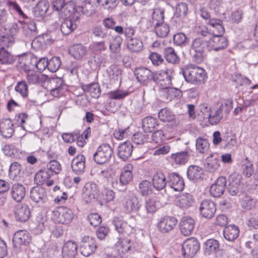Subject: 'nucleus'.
I'll list each match as a JSON object with an SVG mask.
<instances>
[{"instance_id": "22", "label": "nucleus", "mask_w": 258, "mask_h": 258, "mask_svg": "<svg viewBox=\"0 0 258 258\" xmlns=\"http://www.w3.org/2000/svg\"><path fill=\"white\" fill-rule=\"evenodd\" d=\"M10 194L12 198L16 202H21L26 195V188L21 183H15L11 188Z\"/></svg>"}, {"instance_id": "15", "label": "nucleus", "mask_w": 258, "mask_h": 258, "mask_svg": "<svg viewBox=\"0 0 258 258\" xmlns=\"http://www.w3.org/2000/svg\"><path fill=\"white\" fill-rule=\"evenodd\" d=\"M141 207L139 199L135 196L128 195L123 204L124 212L126 213L137 212Z\"/></svg>"}, {"instance_id": "24", "label": "nucleus", "mask_w": 258, "mask_h": 258, "mask_svg": "<svg viewBox=\"0 0 258 258\" xmlns=\"http://www.w3.org/2000/svg\"><path fill=\"white\" fill-rule=\"evenodd\" d=\"M79 17L74 16L71 18L64 19L60 26V30L61 32L66 35H69L74 31L77 28V25L76 21L78 20Z\"/></svg>"}, {"instance_id": "35", "label": "nucleus", "mask_w": 258, "mask_h": 258, "mask_svg": "<svg viewBox=\"0 0 258 258\" xmlns=\"http://www.w3.org/2000/svg\"><path fill=\"white\" fill-rule=\"evenodd\" d=\"M87 51V47L81 44H74L69 49L70 54L77 59H81L85 56Z\"/></svg>"}, {"instance_id": "19", "label": "nucleus", "mask_w": 258, "mask_h": 258, "mask_svg": "<svg viewBox=\"0 0 258 258\" xmlns=\"http://www.w3.org/2000/svg\"><path fill=\"white\" fill-rule=\"evenodd\" d=\"M14 128L12 121L8 118H3L0 120V133L5 138H11L14 133Z\"/></svg>"}, {"instance_id": "14", "label": "nucleus", "mask_w": 258, "mask_h": 258, "mask_svg": "<svg viewBox=\"0 0 258 258\" xmlns=\"http://www.w3.org/2000/svg\"><path fill=\"white\" fill-rule=\"evenodd\" d=\"M153 82L159 84L163 88H167L171 85V78L169 74V71L162 70L158 72H154Z\"/></svg>"}, {"instance_id": "50", "label": "nucleus", "mask_w": 258, "mask_h": 258, "mask_svg": "<svg viewBox=\"0 0 258 258\" xmlns=\"http://www.w3.org/2000/svg\"><path fill=\"white\" fill-rule=\"evenodd\" d=\"M14 42L15 38L13 35L10 34L0 35V49L8 50L14 44Z\"/></svg>"}, {"instance_id": "17", "label": "nucleus", "mask_w": 258, "mask_h": 258, "mask_svg": "<svg viewBox=\"0 0 258 258\" xmlns=\"http://www.w3.org/2000/svg\"><path fill=\"white\" fill-rule=\"evenodd\" d=\"M30 234L26 230H21L15 233L13 242L15 247H19L21 245H26L31 241Z\"/></svg>"}, {"instance_id": "55", "label": "nucleus", "mask_w": 258, "mask_h": 258, "mask_svg": "<svg viewBox=\"0 0 258 258\" xmlns=\"http://www.w3.org/2000/svg\"><path fill=\"white\" fill-rule=\"evenodd\" d=\"M22 167L18 162L13 163L9 169V175L13 179L17 177H20L22 174Z\"/></svg>"}, {"instance_id": "12", "label": "nucleus", "mask_w": 258, "mask_h": 258, "mask_svg": "<svg viewBox=\"0 0 258 258\" xmlns=\"http://www.w3.org/2000/svg\"><path fill=\"white\" fill-rule=\"evenodd\" d=\"M228 45V40L222 35H213L208 40V47L209 50L219 51L224 49Z\"/></svg>"}, {"instance_id": "32", "label": "nucleus", "mask_w": 258, "mask_h": 258, "mask_svg": "<svg viewBox=\"0 0 258 258\" xmlns=\"http://www.w3.org/2000/svg\"><path fill=\"white\" fill-rule=\"evenodd\" d=\"M55 86L50 91V94L55 97H59L63 95L67 90V87L62 80L57 78L53 80Z\"/></svg>"}, {"instance_id": "8", "label": "nucleus", "mask_w": 258, "mask_h": 258, "mask_svg": "<svg viewBox=\"0 0 258 258\" xmlns=\"http://www.w3.org/2000/svg\"><path fill=\"white\" fill-rule=\"evenodd\" d=\"M112 223L114 226L115 230L122 237L130 235L135 230L133 226L128 225L121 217H114L112 220Z\"/></svg>"}, {"instance_id": "44", "label": "nucleus", "mask_w": 258, "mask_h": 258, "mask_svg": "<svg viewBox=\"0 0 258 258\" xmlns=\"http://www.w3.org/2000/svg\"><path fill=\"white\" fill-rule=\"evenodd\" d=\"M158 121L155 118L148 116L142 120V127L145 133L152 132L158 125Z\"/></svg>"}, {"instance_id": "62", "label": "nucleus", "mask_w": 258, "mask_h": 258, "mask_svg": "<svg viewBox=\"0 0 258 258\" xmlns=\"http://www.w3.org/2000/svg\"><path fill=\"white\" fill-rule=\"evenodd\" d=\"M50 175L47 171H40L34 177V181L37 184H43L47 181Z\"/></svg>"}, {"instance_id": "26", "label": "nucleus", "mask_w": 258, "mask_h": 258, "mask_svg": "<svg viewBox=\"0 0 258 258\" xmlns=\"http://www.w3.org/2000/svg\"><path fill=\"white\" fill-rule=\"evenodd\" d=\"M133 150L132 144L130 142H125L118 147V156L122 160L125 161L131 156Z\"/></svg>"}, {"instance_id": "16", "label": "nucleus", "mask_w": 258, "mask_h": 258, "mask_svg": "<svg viewBox=\"0 0 258 258\" xmlns=\"http://www.w3.org/2000/svg\"><path fill=\"white\" fill-rule=\"evenodd\" d=\"M199 210L204 217L210 219L214 216L216 212V205L213 201L205 200L201 202Z\"/></svg>"}, {"instance_id": "46", "label": "nucleus", "mask_w": 258, "mask_h": 258, "mask_svg": "<svg viewBox=\"0 0 258 258\" xmlns=\"http://www.w3.org/2000/svg\"><path fill=\"white\" fill-rule=\"evenodd\" d=\"M156 35L160 38L167 37L170 31L169 25L165 23H162L154 26Z\"/></svg>"}, {"instance_id": "47", "label": "nucleus", "mask_w": 258, "mask_h": 258, "mask_svg": "<svg viewBox=\"0 0 258 258\" xmlns=\"http://www.w3.org/2000/svg\"><path fill=\"white\" fill-rule=\"evenodd\" d=\"M75 4L74 3L70 2L65 4L58 15L60 17L66 19L71 16L75 13Z\"/></svg>"}, {"instance_id": "49", "label": "nucleus", "mask_w": 258, "mask_h": 258, "mask_svg": "<svg viewBox=\"0 0 258 258\" xmlns=\"http://www.w3.org/2000/svg\"><path fill=\"white\" fill-rule=\"evenodd\" d=\"M23 29L24 33L27 37H34L37 35L36 24L33 21H30L25 23Z\"/></svg>"}, {"instance_id": "13", "label": "nucleus", "mask_w": 258, "mask_h": 258, "mask_svg": "<svg viewBox=\"0 0 258 258\" xmlns=\"http://www.w3.org/2000/svg\"><path fill=\"white\" fill-rule=\"evenodd\" d=\"M226 183V177L224 176L218 177L210 187V193L211 195L215 198L221 197L224 194Z\"/></svg>"}, {"instance_id": "5", "label": "nucleus", "mask_w": 258, "mask_h": 258, "mask_svg": "<svg viewBox=\"0 0 258 258\" xmlns=\"http://www.w3.org/2000/svg\"><path fill=\"white\" fill-rule=\"evenodd\" d=\"M199 241L194 237L185 240L182 245L181 251L184 258H193L200 249Z\"/></svg>"}, {"instance_id": "2", "label": "nucleus", "mask_w": 258, "mask_h": 258, "mask_svg": "<svg viewBox=\"0 0 258 258\" xmlns=\"http://www.w3.org/2000/svg\"><path fill=\"white\" fill-rule=\"evenodd\" d=\"M206 46L208 47V40L204 37L193 40L189 51L193 60L196 63H200L203 61Z\"/></svg>"}, {"instance_id": "64", "label": "nucleus", "mask_w": 258, "mask_h": 258, "mask_svg": "<svg viewBox=\"0 0 258 258\" xmlns=\"http://www.w3.org/2000/svg\"><path fill=\"white\" fill-rule=\"evenodd\" d=\"M61 60L58 57H53L48 60V70L51 72H55L61 65Z\"/></svg>"}, {"instance_id": "33", "label": "nucleus", "mask_w": 258, "mask_h": 258, "mask_svg": "<svg viewBox=\"0 0 258 258\" xmlns=\"http://www.w3.org/2000/svg\"><path fill=\"white\" fill-rule=\"evenodd\" d=\"M152 185L158 190L164 189L167 184L166 176L162 172H157L152 178Z\"/></svg>"}, {"instance_id": "58", "label": "nucleus", "mask_w": 258, "mask_h": 258, "mask_svg": "<svg viewBox=\"0 0 258 258\" xmlns=\"http://www.w3.org/2000/svg\"><path fill=\"white\" fill-rule=\"evenodd\" d=\"M188 13L187 5L185 3H180L176 6L174 15L176 17L183 19L185 17Z\"/></svg>"}, {"instance_id": "30", "label": "nucleus", "mask_w": 258, "mask_h": 258, "mask_svg": "<svg viewBox=\"0 0 258 258\" xmlns=\"http://www.w3.org/2000/svg\"><path fill=\"white\" fill-rule=\"evenodd\" d=\"M240 179L237 174H232L229 177L228 192L232 196L237 195L239 190Z\"/></svg>"}, {"instance_id": "37", "label": "nucleus", "mask_w": 258, "mask_h": 258, "mask_svg": "<svg viewBox=\"0 0 258 258\" xmlns=\"http://www.w3.org/2000/svg\"><path fill=\"white\" fill-rule=\"evenodd\" d=\"M81 87L84 92L89 93L92 97L98 98L101 94V89L98 83H92L83 85Z\"/></svg>"}, {"instance_id": "51", "label": "nucleus", "mask_w": 258, "mask_h": 258, "mask_svg": "<svg viewBox=\"0 0 258 258\" xmlns=\"http://www.w3.org/2000/svg\"><path fill=\"white\" fill-rule=\"evenodd\" d=\"M26 78L29 84H37L42 83L45 79V76L42 74L30 72L27 73Z\"/></svg>"}, {"instance_id": "48", "label": "nucleus", "mask_w": 258, "mask_h": 258, "mask_svg": "<svg viewBox=\"0 0 258 258\" xmlns=\"http://www.w3.org/2000/svg\"><path fill=\"white\" fill-rule=\"evenodd\" d=\"M106 72L108 77L111 80L117 81L121 78L122 71L117 65H111Z\"/></svg>"}, {"instance_id": "54", "label": "nucleus", "mask_w": 258, "mask_h": 258, "mask_svg": "<svg viewBox=\"0 0 258 258\" xmlns=\"http://www.w3.org/2000/svg\"><path fill=\"white\" fill-rule=\"evenodd\" d=\"M104 26L108 29L114 30L116 33H121L122 27L116 26V22L112 18H106L102 21Z\"/></svg>"}, {"instance_id": "53", "label": "nucleus", "mask_w": 258, "mask_h": 258, "mask_svg": "<svg viewBox=\"0 0 258 258\" xmlns=\"http://www.w3.org/2000/svg\"><path fill=\"white\" fill-rule=\"evenodd\" d=\"M122 42V38L119 36L112 37V40L110 42L109 50L112 53H118L121 50V45Z\"/></svg>"}, {"instance_id": "25", "label": "nucleus", "mask_w": 258, "mask_h": 258, "mask_svg": "<svg viewBox=\"0 0 258 258\" xmlns=\"http://www.w3.org/2000/svg\"><path fill=\"white\" fill-rule=\"evenodd\" d=\"M78 252V245L71 240L66 242L62 248L63 258H74Z\"/></svg>"}, {"instance_id": "43", "label": "nucleus", "mask_w": 258, "mask_h": 258, "mask_svg": "<svg viewBox=\"0 0 258 258\" xmlns=\"http://www.w3.org/2000/svg\"><path fill=\"white\" fill-rule=\"evenodd\" d=\"M194 202V198L189 194H183L178 198L176 205L182 209H186L190 207Z\"/></svg>"}, {"instance_id": "63", "label": "nucleus", "mask_w": 258, "mask_h": 258, "mask_svg": "<svg viewBox=\"0 0 258 258\" xmlns=\"http://www.w3.org/2000/svg\"><path fill=\"white\" fill-rule=\"evenodd\" d=\"M13 62V57L7 49H0V63L10 64Z\"/></svg>"}, {"instance_id": "4", "label": "nucleus", "mask_w": 258, "mask_h": 258, "mask_svg": "<svg viewBox=\"0 0 258 258\" xmlns=\"http://www.w3.org/2000/svg\"><path fill=\"white\" fill-rule=\"evenodd\" d=\"M113 154V149L108 144H102L99 146L93 155L94 161L98 164L108 162Z\"/></svg>"}, {"instance_id": "28", "label": "nucleus", "mask_w": 258, "mask_h": 258, "mask_svg": "<svg viewBox=\"0 0 258 258\" xmlns=\"http://www.w3.org/2000/svg\"><path fill=\"white\" fill-rule=\"evenodd\" d=\"M204 172L202 168L196 165H190L187 169V176L190 180L196 182L203 179Z\"/></svg>"}, {"instance_id": "11", "label": "nucleus", "mask_w": 258, "mask_h": 258, "mask_svg": "<svg viewBox=\"0 0 258 258\" xmlns=\"http://www.w3.org/2000/svg\"><path fill=\"white\" fill-rule=\"evenodd\" d=\"M30 198L39 206H42L47 200L45 189L40 186L33 187L30 191Z\"/></svg>"}, {"instance_id": "20", "label": "nucleus", "mask_w": 258, "mask_h": 258, "mask_svg": "<svg viewBox=\"0 0 258 258\" xmlns=\"http://www.w3.org/2000/svg\"><path fill=\"white\" fill-rule=\"evenodd\" d=\"M134 244V242L130 239L122 238L119 239L115 246L118 253L121 254L133 252L135 250Z\"/></svg>"}, {"instance_id": "45", "label": "nucleus", "mask_w": 258, "mask_h": 258, "mask_svg": "<svg viewBox=\"0 0 258 258\" xmlns=\"http://www.w3.org/2000/svg\"><path fill=\"white\" fill-rule=\"evenodd\" d=\"M164 9L157 8L153 10L152 23L153 26L164 22Z\"/></svg>"}, {"instance_id": "10", "label": "nucleus", "mask_w": 258, "mask_h": 258, "mask_svg": "<svg viewBox=\"0 0 258 258\" xmlns=\"http://www.w3.org/2000/svg\"><path fill=\"white\" fill-rule=\"evenodd\" d=\"M97 248V245L94 238L87 236L82 238L80 247L81 253L85 256H89L93 254Z\"/></svg>"}, {"instance_id": "27", "label": "nucleus", "mask_w": 258, "mask_h": 258, "mask_svg": "<svg viewBox=\"0 0 258 258\" xmlns=\"http://www.w3.org/2000/svg\"><path fill=\"white\" fill-rule=\"evenodd\" d=\"M85 195L86 198H88L87 202H91L92 200L97 199L99 197V188L94 182H88L85 186Z\"/></svg>"}, {"instance_id": "42", "label": "nucleus", "mask_w": 258, "mask_h": 258, "mask_svg": "<svg viewBox=\"0 0 258 258\" xmlns=\"http://www.w3.org/2000/svg\"><path fill=\"white\" fill-rule=\"evenodd\" d=\"M132 169V166L128 164L124 167V170L121 173L119 181L120 184H122V187L127 185L132 180L133 178Z\"/></svg>"}, {"instance_id": "34", "label": "nucleus", "mask_w": 258, "mask_h": 258, "mask_svg": "<svg viewBox=\"0 0 258 258\" xmlns=\"http://www.w3.org/2000/svg\"><path fill=\"white\" fill-rule=\"evenodd\" d=\"M220 244L218 240L209 239L204 243V254L206 255L215 254L219 250Z\"/></svg>"}, {"instance_id": "36", "label": "nucleus", "mask_w": 258, "mask_h": 258, "mask_svg": "<svg viewBox=\"0 0 258 258\" xmlns=\"http://www.w3.org/2000/svg\"><path fill=\"white\" fill-rule=\"evenodd\" d=\"M20 59L21 68L27 73L30 72L36 63V56L33 54L27 55L22 57Z\"/></svg>"}, {"instance_id": "23", "label": "nucleus", "mask_w": 258, "mask_h": 258, "mask_svg": "<svg viewBox=\"0 0 258 258\" xmlns=\"http://www.w3.org/2000/svg\"><path fill=\"white\" fill-rule=\"evenodd\" d=\"M86 158L83 155H79L72 161L73 171L78 175L82 174L85 171Z\"/></svg>"}, {"instance_id": "3", "label": "nucleus", "mask_w": 258, "mask_h": 258, "mask_svg": "<svg viewBox=\"0 0 258 258\" xmlns=\"http://www.w3.org/2000/svg\"><path fill=\"white\" fill-rule=\"evenodd\" d=\"M51 218L55 223L68 224L74 218V213L71 209L66 207H58L52 211Z\"/></svg>"}, {"instance_id": "21", "label": "nucleus", "mask_w": 258, "mask_h": 258, "mask_svg": "<svg viewBox=\"0 0 258 258\" xmlns=\"http://www.w3.org/2000/svg\"><path fill=\"white\" fill-rule=\"evenodd\" d=\"M195 220L188 216L183 217L180 222V230L184 236L190 235L195 227Z\"/></svg>"}, {"instance_id": "59", "label": "nucleus", "mask_w": 258, "mask_h": 258, "mask_svg": "<svg viewBox=\"0 0 258 258\" xmlns=\"http://www.w3.org/2000/svg\"><path fill=\"white\" fill-rule=\"evenodd\" d=\"M158 117L163 122H169L174 118L172 112L166 108H163L160 110L158 113Z\"/></svg>"}, {"instance_id": "7", "label": "nucleus", "mask_w": 258, "mask_h": 258, "mask_svg": "<svg viewBox=\"0 0 258 258\" xmlns=\"http://www.w3.org/2000/svg\"><path fill=\"white\" fill-rule=\"evenodd\" d=\"M177 223V219L173 216H166L162 217L157 224L158 231L163 233H168L172 231Z\"/></svg>"}, {"instance_id": "61", "label": "nucleus", "mask_w": 258, "mask_h": 258, "mask_svg": "<svg viewBox=\"0 0 258 258\" xmlns=\"http://www.w3.org/2000/svg\"><path fill=\"white\" fill-rule=\"evenodd\" d=\"M149 139L148 135L144 132H138L132 137L133 142L137 145H143L146 143Z\"/></svg>"}, {"instance_id": "18", "label": "nucleus", "mask_w": 258, "mask_h": 258, "mask_svg": "<svg viewBox=\"0 0 258 258\" xmlns=\"http://www.w3.org/2000/svg\"><path fill=\"white\" fill-rule=\"evenodd\" d=\"M167 184L175 191H180L183 189L184 183L182 178L177 173H169L167 177Z\"/></svg>"}, {"instance_id": "60", "label": "nucleus", "mask_w": 258, "mask_h": 258, "mask_svg": "<svg viewBox=\"0 0 258 258\" xmlns=\"http://www.w3.org/2000/svg\"><path fill=\"white\" fill-rule=\"evenodd\" d=\"M237 140L234 136L226 135L223 137V146L227 149H231L236 145Z\"/></svg>"}, {"instance_id": "9", "label": "nucleus", "mask_w": 258, "mask_h": 258, "mask_svg": "<svg viewBox=\"0 0 258 258\" xmlns=\"http://www.w3.org/2000/svg\"><path fill=\"white\" fill-rule=\"evenodd\" d=\"M14 214L17 221L24 223L28 221L31 217L30 208L25 204H17L14 207Z\"/></svg>"}, {"instance_id": "41", "label": "nucleus", "mask_w": 258, "mask_h": 258, "mask_svg": "<svg viewBox=\"0 0 258 258\" xmlns=\"http://www.w3.org/2000/svg\"><path fill=\"white\" fill-rule=\"evenodd\" d=\"M164 55L165 59L172 64H178L180 62V58L175 52L173 48L168 47L164 49Z\"/></svg>"}, {"instance_id": "38", "label": "nucleus", "mask_w": 258, "mask_h": 258, "mask_svg": "<svg viewBox=\"0 0 258 258\" xmlns=\"http://www.w3.org/2000/svg\"><path fill=\"white\" fill-rule=\"evenodd\" d=\"M209 24L212 27L211 30L213 32V35H223L224 33L225 29L221 20L211 19L209 21Z\"/></svg>"}, {"instance_id": "6", "label": "nucleus", "mask_w": 258, "mask_h": 258, "mask_svg": "<svg viewBox=\"0 0 258 258\" xmlns=\"http://www.w3.org/2000/svg\"><path fill=\"white\" fill-rule=\"evenodd\" d=\"M134 74L138 81L143 86H147L153 82L154 72L147 68H138L135 70Z\"/></svg>"}, {"instance_id": "1", "label": "nucleus", "mask_w": 258, "mask_h": 258, "mask_svg": "<svg viewBox=\"0 0 258 258\" xmlns=\"http://www.w3.org/2000/svg\"><path fill=\"white\" fill-rule=\"evenodd\" d=\"M182 73L187 82L195 85L204 83L207 78L205 70L195 65L187 66L182 70Z\"/></svg>"}, {"instance_id": "29", "label": "nucleus", "mask_w": 258, "mask_h": 258, "mask_svg": "<svg viewBox=\"0 0 258 258\" xmlns=\"http://www.w3.org/2000/svg\"><path fill=\"white\" fill-rule=\"evenodd\" d=\"M223 104L218 108H214L211 110L208 116H204V118H208L209 123L211 125H215L218 123L220 120L223 118Z\"/></svg>"}, {"instance_id": "57", "label": "nucleus", "mask_w": 258, "mask_h": 258, "mask_svg": "<svg viewBox=\"0 0 258 258\" xmlns=\"http://www.w3.org/2000/svg\"><path fill=\"white\" fill-rule=\"evenodd\" d=\"M143 47V42L138 38H131L127 43V48L132 52H139Z\"/></svg>"}, {"instance_id": "31", "label": "nucleus", "mask_w": 258, "mask_h": 258, "mask_svg": "<svg viewBox=\"0 0 258 258\" xmlns=\"http://www.w3.org/2000/svg\"><path fill=\"white\" fill-rule=\"evenodd\" d=\"M223 234L225 239L229 241H233L238 237L239 229L236 225H229L224 228Z\"/></svg>"}, {"instance_id": "40", "label": "nucleus", "mask_w": 258, "mask_h": 258, "mask_svg": "<svg viewBox=\"0 0 258 258\" xmlns=\"http://www.w3.org/2000/svg\"><path fill=\"white\" fill-rule=\"evenodd\" d=\"M49 8V3L45 0L40 1L34 10V14L36 18L44 17Z\"/></svg>"}, {"instance_id": "39", "label": "nucleus", "mask_w": 258, "mask_h": 258, "mask_svg": "<svg viewBox=\"0 0 258 258\" xmlns=\"http://www.w3.org/2000/svg\"><path fill=\"white\" fill-rule=\"evenodd\" d=\"M210 147L208 140L204 137H199L196 140V150L198 154H204L208 152Z\"/></svg>"}, {"instance_id": "52", "label": "nucleus", "mask_w": 258, "mask_h": 258, "mask_svg": "<svg viewBox=\"0 0 258 258\" xmlns=\"http://www.w3.org/2000/svg\"><path fill=\"white\" fill-rule=\"evenodd\" d=\"M171 159L176 164H184L188 159V154L187 151H182L171 154Z\"/></svg>"}, {"instance_id": "56", "label": "nucleus", "mask_w": 258, "mask_h": 258, "mask_svg": "<svg viewBox=\"0 0 258 258\" xmlns=\"http://www.w3.org/2000/svg\"><path fill=\"white\" fill-rule=\"evenodd\" d=\"M139 187L140 192L142 196H148L153 192V186L151 182L147 180L141 182Z\"/></svg>"}]
</instances>
